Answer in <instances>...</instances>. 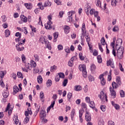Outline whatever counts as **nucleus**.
Returning a JSON list of instances; mask_svg holds the SVG:
<instances>
[{
  "label": "nucleus",
  "instance_id": "1",
  "mask_svg": "<svg viewBox=\"0 0 125 125\" xmlns=\"http://www.w3.org/2000/svg\"><path fill=\"white\" fill-rule=\"evenodd\" d=\"M117 56L119 59H123L124 56V47L120 46L117 48Z\"/></svg>",
  "mask_w": 125,
  "mask_h": 125
},
{
  "label": "nucleus",
  "instance_id": "2",
  "mask_svg": "<svg viewBox=\"0 0 125 125\" xmlns=\"http://www.w3.org/2000/svg\"><path fill=\"white\" fill-rule=\"evenodd\" d=\"M80 71L82 72V75L83 78H87V72H86V67L85 65H80L79 66Z\"/></svg>",
  "mask_w": 125,
  "mask_h": 125
},
{
  "label": "nucleus",
  "instance_id": "3",
  "mask_svg": "<svg viewBox=\"0 0 125 125\" xmlns=\"http://www.w3.org/2000/svg\"><path fill=\"white\" fill-rule=\"evenodd\" d=\"M38 6H39L40 9H41V10H43L44 9V7H47V6H51V2L49 1H47L44 3L43 5H42V3H38Z\"/></svg>",
  "mask_w": 125,
  "mask_h": 125
},
{
  "label": "nucleus",
  "instance_id": "4",
  "mask_svg": "<svg viewBox=\"0 0 125 125\" xmlns=\"http://www.w3.org/2000/svg\"><path fill=\"white\" fill-rule=\"evenodd\" d=\"M99 97H100L102 102H105V101H108V99H107V95L105 94L104 91H101L100 92V94L99 95Z\"/></svg>",
  "mask_w": 125,
  "mask_h": 125
},
{
  "label": "nucleus",
  "instance_id": "5",
  "mask_svg": "<svg viewBox=\"0 0 125 125\" xmlns=\"http://www.w3.org/2000/svg\"><path fill=\"white\" fill-rule=\"evenodd\" d=\"M16 48L17 51H23L24 50V47L23 46V43H19L16 45Z\"/></svg>",
  "mask_w": 125,
  "mask_h": 125
},
{
  "label": "nucleus",
  "instance_id": "6",
  "mask_svg": "<svg viewBox=\"0 0 125 125\" xmlns=\"http://www.w3.org/2000/svg\"><path fill=\"white\" fill-rule=\"evenodd\" d=\"M106 65L107 66H110L112 69L115 68V64H114V62L113 61L112 59H110L106 62Z\"/></svg>",
  "mask_w": 125,
  "mask_h": 125
},
{
  "label": "nucleus",
  "instance_id": "7",
  "mask_svg": "<svg viewBox=\"0 0 125 125\" xmlns=\"http://www.w3.org/2000/svg\"><path fill=\"white\" fill-rule=\"evenodd\" d=\"M122 43H123V40L122 39H117L115 46L116 49H118V47H120L122 45Z\"/></svg>",
  "mask_w": 125,
  "mask_h": 125
},
{
  "label": "nucleus",
  "instance_id": "8",
  "mask_svg": "<svg viewBox=\"0 0 125 125\" xmlns=\"http://www.w3.org/2000/svg\"><path fill=\"white\" fill-rule=\"evenodd\" d=\"M109 90L110 92V95L112 97V98H116V91H115V90L114 88H112V87H110L109 88Z\"/></svg>",
  "mask_w": 125,
  "mask_h": 125
},
{
  "label": "nucleus",
  "instance_id": "9",
  "mask_svg": "<svg viewBox=\"0 0 125 125\" xmlns=\"http://www.w3.org/2000/svg\"><path fill=\"white\" fill-rule=\"evenodd\" d=\"M32 61V62L31 64H29V65H28L27 66L26 65V68L29 70H32V68H36V66H37V63H36V62H35V61Z\"/></svg>",
  "mask_w": 125,
  "mask_h": 125
},
{
  "label": "nucleus",
  "instance_id": "10",
  "mask_svg": "<svg viewBox=\"0 0 125 125\" xmlns=\"http://www.w3.org/2000/svg\"><path fill=\"white\" fill-rule=\"evenodd\" d=\"M85 119L86 122H90L91 121V116H90V114H89L88 111H86Z\"/></svg>",
  "mask_w": 125,
  "mask_h": 125
},
{
  "label": "nucleus",
  "instance_id": "11",
  "mask_svg": "<svg viewBox=\"0 0 125 125\" xmlns=\"http://www.w3.org/2000/svg\"><path fill=\"white\" fill-rule=\"evenodd\" d=\"M46 116V113L45 112V110L43 109H42L40 112V117L41 119H42L43 118H45Z\"/></svg>",
  "mask_w": 125,
  "mask_h": 125
},
{
  "label": "nucleus",
  "instance_id": "12",
  "mask_svg": "<svg viewBox=\"0 0 125 125\" xmlns=\"http://www.w3.org/2000/svg\"><path fill=\"white\" fill-rule=\"evenodd\" d=\"M5 112H7L8 111V114H11V112L12 111V108H10V103H8L7 107L5 109Z\"/></svg>",
  "mask_w": 125,
  "mask_h": 125
},
{
  "label": "nucleus",
  "instance_id": "13",
  "mask_svg": "<svg viewBox=\"0 0 125 125\" xmlns=\"http://www.w3.org/2000/svg\"><path fill=\"white\" fill-rule=\"evenodd\" d=\"M20 38H18L16 39V42H18V44H19V43H23V45H24V43H25V40L21 39L20 40Z\"/></svg>",
  "mask_w": 125,
  "mask_h": 125
},
{
  "label": "nucleus",
  "instance_id": "14",
  "mask_svg": "<svg viewBox=\"0 0 125 125\" xmlns=\"http://www.w3.org/2000/svg\"><path fill=\"white\" fill-rule=\"evenodd\" d=\"M111 104L112 106L114 107L116 110H120V105L119 104H115L114 101L111 102Z\"/></svg>",
  "mask_w": 125,
  "mask_h": 125
},
{
  "label": "nucleus",
  "instance_id": "15",
  "mask_svg": "<svg viewBox=\"0 0 125 125\" xmlns=\"http://www.w3.org/2000/svg\"><path fill=\"white\" fill-rule=\"evenodd\" d=\"M45 46L47 47V48H48L49 50H51V45H50V42H49L48 41H44Z\"/></svg>",
  "mask_w": 125,
  "mask_h": 125
},
{
  "label": "nucleus",
  "instance_id": "16",
  "mask_svg": "<svg viewBox=\"0 0 125 125\" xmlns=\"http://www.w3.org/2000/svg\"><path fill=\"white\" fill-rule=\"evenodd\" d=\"M64 31L65 34H68L69 33V32H70V27L67 25H65L64 28Z\"/></svg>",
  "mask_w": 125,
  "mask_h": 125
},
{
  "label": "nucleus",
  "instance_id": "17",
  "mask_svg": "<svg viewBox=\"0 0 125 125\" xmlns=\"http://www.w3.org/2000/svg\"><path fill=\"white\" fill-rule=\"evenodd\" d=\"M82 89H83V88L80 85L74 86V90H76V91H80Z\"/></svg>",
  "mask_w": 125,
  "mask_h": 125
},
{
  "label": "nucleus",
  "instance_id": "18",
  "mask_svg": "<svg viewBox=\"0 0 125 125\" xmlns=\"http://www.w3.org/2000/svg\"><path fill=\"white\" fill-rule=\"evenodd\" d=\"M40 97L41 98V101L42 102H44V95L43 94V92L42 91L40 93Z\"/></svg>",
  "mask_w": 125,
  "mask_h": 125
},
{
  "label": "nucleus",
  "instance_id": "19",
  "mask_svg": "<svg viewBox=\"0 0 125 125\" xmlns=\"http://www.w3.org/2000/svg\"><path fill=\"white\" fill-rule=\"evenodd\" d=\"M55 104V101L52 102L51 105L48 107V108L47 109V112L50 111V109H51V108H53V107H54Z\"/></svg>",
  "mask_w": 125,
  "mask_h": 125
},
{
  "label": "nucleus",
  "instance_id": "20",
  "mask_svg": "<svg viewBox=\"0 0 125 125\" xmlns=\"http://www.w3.org/2000/svg\"><path fill=\"white\" fill-rule=\"evenodd\" d=\"M19 91V88H18V86L15 85L14 86V92L13 94L14 95H15L17 92Z\"/></svg>",
  "mask_w": 125,
  "mask_h": 125
},
{
  "label": "nucleus",
  "instance_id": "21",
  "mask_svg": "<svg viewBox=\"0 0 125 125\" xmlns=\"http://www.w3.org/2000/svg\"><path fill=\"white\" fill-rule=\"evenodd\" d=\"M75 114H76V112L75 111V109H72L70 114L72 121H73L74 117L75 116Z\"/></svg>",
  "mask_w": 125,
  "mask_h": 125
},
{
  "label": "nucleus",
  "instance_id": "22",
  "mask_svg": "<svg viewBox=\"0 0 125 125\" xmlns=\"http://www.w3.org/2000/svg\"><path fill=\"white\" fill-rule=\"evenodd\" d=\"M53 36H54V42H57V39L58 38V32H56L53 34Z\"/></svg>",
  "mask_w": 125,
  "mask_h": 125
},
{
  "label": "nucleus",
  "instance_id": "23",
  "mask_svg": "<svg viewBox=\"0 0 125 125\" xmlns=\"http://www.w3.org/2000/svg\"><path fill=\"white\" fill-rule=\"evenodd\" d=\"M24 6H25V7H26V8H27V9H32V7H33V6L31 3L29 4L25 3H24Z\"/></svg>",
  "mask_w": 125,
  "mask_h": 125
},
{
  "label": "nucleus",
  "instance_id": "24",
  "mask_svg": "<svg viewBox=\"0 0 125 125\" xmlns=\"http://www.w3.org/2000/svg\"><path fill=\"white\" fill-rule=\"evenodd\" d=\"M13 121L15 122L16 125H18V123H19V120H18V117L16 116H14L13 117Z\"/></svg>",
  "mask_w": 125,
  "mask_h": 125
},
{
  "label": "nucleus",
  "instance_id": "25",
  "mask_svg": "<svg viewBox=\"0 0 125 125\" xmlns=\"http://www.w3.org/2000/svg\"><path fill=\"white\" fill-rule=\"evenodd\" d=\"M52 84V81L51 80H48L46 82V86L47 87H49L50 86H51V85Z\"/></svg>",
  "mask_w": 125,
  "mask_h": 125
},
{
  "label": "nucleus",
  "instance_id": "26",
  "mask_svg": "<svg viewBox=\"0 0 125 125\" xmlns=\"http://www.w3.org/2000/svg\"><path fill=\"white\" fill-rule=\"evenodd\" d=\"M89 105L90 108H92V109H94V108H95V104L94 103V102H90L89 103Z\"/></svg>",
  "mask_w": 125,
  "mask_h": 125
},
{
  "label": "nucleus",
  "instance_id": "27",
  "mask_svg": "<svg viewBox=\"0 0 125 125\" xmlns=\"http://www.w3.org/2000/svg\"><path fill=\"white\" fill-rule=\"evenodd\" d=\"M112 88H113V89L114 88L116 89L118 88L119 85H118V84H117V83H116V82H113L112 83Z\"/></svg>",
  "mask_w": 125,
  "mask_h": 125
},
{
  "label": "nucleus",
  "instance_id": "28",
  "mask_svg": "<svg viewBox=\"0 0 125 125\" xmlns=\"http://www.w3.org/2000/svg\"><path fill=\"white\" fill-rule=\"evenodd\" d=\"M37 81L38 83H42V76L39 75L37 78Z\"/></svg>",
  "mask_w": 125,
  "mask_h": 125
},
{
  "label": "nucleus",
  "instance_id": "29",
  "mask_svg": "<svg viewBox=\"0 0 125 125\" xmlns=\"http://www.w3.org/2000/svg\"><path fill=\"white\" fill-rule=\"evenodd\" d=\"M116 83L119 85L122 84V82H121V78L120 77H117L116 78Z\"/></svg>",
  "mask_w": 125,
  "mask_h": 125
},
{
  "label": "nucleus",
  "instance_id": "30",
  "mask_svg": "<svg viewBox=\"0 0 125 125\" xmlns=\"http://www.w3.org/2000/svg\"><path fill=\"white\" fill-rule=\"evenodd\" d=\"M21 21H22L23 22H24V23H26V22H27V17H25V16H21Z\"/></svg>",
  "mask_w": 125,
  "mask_h": 125
},
{
  "label": "nucleus",
  "instance_id": "31",
  "mask_svg": "<svg viewBox=\"0 0 125 125\" xmlns=\"http://www.w3.org/2000/svg\"><path fill=\"white\" fill-rule=\"evenodd\" d=\"M55 70H57V66L53 65L50 67V72H54Z\"/></svg>",
  "mask_w": 125,
  "mask_h": 125
},
{
  "label": "nucleus",
  "instance_id": "32",
  "mask_svg": "<svg viewBox=\"0 0 125 125\" xmlns=\"http://www.w3.org/2000/svg\"><path fill=\"white\" fill-rule=\"evenodd\" d=\"M45 29H48V30H51L52 29V26L48 23L45 24L44 25Z\"/></svg>",
  "mask_w": 125,
  "mask_h": 125
},
{
  "label": "nucleus",
  "instance_id": "33",
  "mask_svg": "<svg viewBox=\"0 0 125 125\" xmlns=\"http://www.w3.org/2000/svg\"><path fill=\"white\" fill-rule=\"evenodd\" d=\"M83 113H84V110H83V108H82L79 110V117H83Z\"/></svg>",
  "mask_w": 125,
  "mask_h": 125
},
{
  "label": "nucleus",
  "instance_id": "34",
  "mask_svg": "<svg viewBox=\"0 0 125 125\" xmlns=\"http://www.w3.org/2000/svg\"><path fill=\"white\" fill-rule=\"evenodd\" d=\"M118 3V1L116 0H111V5L112 6H116Z\"/></svg>",
  "mask_w": 125,
  "mask_h": 125
},
{
  "label": "nucleus",
  "instance_id": "35",
  "mask_svg": "<svg viewBox=\"0 0 125 125\" xmlns=\"http://www.w3.org/2000/svg\"><path fill=\"white\" fill-rule=\"evenodd\" d=\"M5 35L6 38L9 37L10 35V32H9V30L7 29L5 31Z\"/></svg>",
  "mask_w": 125,
  "mask_h": 125
},
{
  "label": "nucleus",
  "instance_id": "36",
  "mask_svg": "<svg viewBox=\"0 0 125 125\" xmlns=\"http://www.w3.org/2000/svg\"><path fill=\"white\" fill-rule=\"evenodd\" d=\"M101 43L102 45H105L106 44V42H105V39L104 37H103L101 40Z\"/></svg>",
  "mask_w": 125,
  "mask_h": 125
},
{
  "label": "nucleus",
  "instance_id": "37",
  "mask_svg": "<svg viewBox=\"0 0 125 125\" xmlns=\"http://www.w3.org/2000/svg\"><path fill=\"white\" fill-rule=\"evenodd\" d=\"M17 76L18 78L23 79V74L21 72L19 71L17 73Z\"/></svg>",
  "mask_w": 125,
  "mask_h": 125
},
{
  "label": "nucleus",
  "instance_id": "38",
  "mask_svg": "<svg viewBox=\"0 0 125 125\" xmlns=\"http://www.w3.org/2000/svg\"><path fill=\"white\" fill-rule=\"evenodd\" d=\"M113 32H118L119 31V26L115 25L112 29Z\"/></svg>",
  "mask_w": 125,
  "mask_h": 125
},
{
  "label": "nucleus",
  "instance_id": "39",
  "mask_svg": "<svg viewBox=\"0 0 125 125\" xmlns=\"http://www.w3.org/2000/svg\"><path fill=\"white\" fill-rule=\"evenodd\" d=\"M120 94L121 97H122V98L125 97V91H124V90H121L120 91Z\"/></svg>",
  "mask_w": 125,
  "mask_h": 125
},
{
  "label": "nucleus",
  "instance_id": "40",
  "mask_svg": "<svg viewBox=\"0 0 125 125\" xmlns=\"http://www.w3.org/2000/svg\"><path fill=\"white\" fill-rule=\"evenodd\" d=\"M67 22H72L73 21V17L71 16H68L67 18Z\"/></svg>",
  "mask_w": 125,
  "mask_h": 125
},
{
  "label": "nucleus",
  "instance_id": "41",
  "mask_svg": "<svg viewBox=\"0 0 125 125\" xmlns=\"http://www.w3.org/2000/svg\"><path fill=\"white\" fill-rule=\"evenodd\" d=\"M4 98H7L8 97V93H7V91L6 92H4L2 94Z\"/></svg>",
  "mask_w": 125,
  "mask_h": 125
},
{
  "label": "nucleus",
  "instance_id": "42",
  "mask_svg": "<svg viewBox=\"0 0 125 125\" xmlns=\"http://www.w3.org/2000/svg\"><path fill=\"white\" fill-rule=\"evenodd\" d=\"M39 41H40V42L43 44V43H44V42H45V39H44V37H42L40 38Z\"/></svg>",
  "mask_w": 125,
  "mask_h": 125
},
{
  "label": "nucleus",
  "instance_id": "43",
  "mask_svg": "<svg viewBox=\"0 0 125 125\" xmlns=\"http://www.w3.org/2000/svg\"><path fill=\"white\" fill-rule=\"evenodd\" d=\"M101 83L102 85H105V84H106V81H105V78H103V79L101 80Z\"/></svg>",
  "mask_w": 125,
  "mask_h": 125
},
{
  "label": "nucleus",
  "instance_id": "44",
  "mask_svg": "<svg viewBox=\"0 0 125 125\" xmlns=\"http://www.w3.org/2000/svg\"><path fill=\"white\" fill-rule=\"evenodd\" d=\"M98 63H102V58L101 56H98L97 57Z\"/></svg>",
  "mask_w": 125,
  "mask_h": 125
},
{
  "label": "nucleus",
  "instance_id": "45",
  "mask_svg": "<svg viewBox=\"0 0 125 125\" xmlns=\"http://www.w3.org/2000/svg\"><path fill=\"white\" fill-rule=\"evenodd\" d=\"M84 37L86 40V42H87V43H88V42H90V37L88 35H85Z\"/></svg>",
  "mask_w": 125,
  "mask_h": 125
},
{
  "label": "nucleus",
  "instance_id": "46",
  "mask_svg": "<svg viewBox=\"0 0 125 125\" xmlns=\"http://www.w3.org/2000/svg\"><path fill=\"white\" fill-rule=\"evenodd\" d=\"M95 69H96V66H95V65L93 64H92L90 66V70L91 71V72H92V71H94Z\"/></svg>",
  "mask_w": 125,
  "mask_h": 125
},
{
  "label": "nucleus",
  "instance_id": "47",
  "mask_svg": "<svg viewBox=\"0 0 125 125\" xmlns=\"http://www.w3.org/2000/svg\"><path fill=\"white\" fill-rule=\"evenodd\" d=\"M67 83H68V80L65 79L62 82L63 86H66L67 85Z\"/></svg>",
  "mask_w": 125,
  "mask_h": 125
},
{
  "label": "nucleus",
  "instance_id": "48",
  "mask_svg": "<svg viewBox=\"0 0 125 125\" xmlns=\"http://www.w3.org/2000/svg\"><path fill=\"white\" fill-rule=\"evenodd\" d=\"M101 110H102L103 112H105V111H106V106L101 105Z\"/></svg>",
  "mask_w": 125,
  "mask_h": 125
},
{
  "label": "nucleus",
  "instance_id": "49",
  "mask_svg": "<svg viewBox=\"0 0 125 125\" xmlns=\"http://www.w3.org/2000/svg\"><path fill=\"white\" fill-rule=\"evenodd\" d=\"M79 58L81 59V60H82V61L84 60V57H83V53H80L79 54Z\"/></svg>",
  "mask_w": 125,
  "mask_h": 125
},
{
  "label": "nucleus",
  "instance_id": "50",
  "mask_svg": "<svg viewBox=\"0 0 125 125\" xmlns=\"http://www.w3.org/2000/svg\"><path fill=\"white\" fill-rule=\"evenodd\" d=\"M68 66H69V67H73V66L74 65V62L69 60L68 63Z\"/></svg>",
  "mask_w": 125,
  "mask_h": 125
},
{
  "label": "nucleus",
  "instance_id": "51",
  "mask_svg": "<svg viewBox=\"0 0 125 125\" xmlns=\"http://www.w3.org/2000/svg\"><path fill=\"white\" fill-rule=\"evenodd\" d=\"M58 75H59L58 76L60 77V78H62L63 79L64 78V77H65V75L64 74V73H62L61 72L59 73Z\"/></svg>",
  "mask_w": 125,
  "mask_h": 125
},
{
  "label": "nucleus",
  "instance_id": "52",
  "mask_svg": "<svg viewBox=\"0 0 125 125\" xmlns=\"http://www.w3.org/2000/svg\"><path fill=\"white\" fill-rule=\"evenodd\" d=\"M34 58H35L36 61H40V58L39 57V55L35 54L34 55Z\"/></svg>",
  "mask_w": 125,
  "mask_h": 125
},
{
  "label": "nucleus",
  "instance_id": "53",
  "mask_svg": "<svg viewBox=\"0 0 125 125\" xmlns=\"http://www.w3.org/2000/svg\"><path fill=\"white\" fill-rule=\"evenodd\" d=\"M88 79L89 82H93V81H94V78L91 75L88 76Z\"/></svg>",
  "mask_w": 125,
  "mask_h": 125
},
{
  "label": "nucleus",
  "instance_id": "54",
  "mask_svg": "<svg viewBox=\"0 0 125 125\" xmlns=\"http://www.w3.org/2000/svg\"><path fill=\"white\" fill-rule=\"evenodd\" d=\"M119 66L120 71H121V72H124V68H123V65H122V64H121V63H119Z\"/></svg>",
  "mask_w": 125,
  "mask_h": 125
},
{
  "label": "nucleus",
  "instance_id": "55",
  "mask_svg": "<svg viewBox=\"0 0 125 125\" xmlns=\"http://www.w3.org/2000/svg\"><path fill=\"white\" fill-rule=\"evenodd\" d=\"M85 100L87 103H90V98L88 97H86L85 98Z\"/></svg>",
  "mask_w": 125,
  "mask_h": 125
},
{
  "label": "nucleus",
  "instance_id": "56",
  "mask_svg": "<svg viewBox=\"0 0 125 125\" xmlns=\"http://www.w3.org/2000/svg\"><path fill=\"white\" fill-rule=\"evenodd\" d=\"M29 122V118L28 117H26L23 121L24 124H28V122Z\"/></svg>",
  "mask_w": 125,
  "mask_h": 125
},
{
  "label": "nucleus",
  "instance_id": "57",
  "mask_svg": "<svg viewBox=\"0 0 125 125\" xmlns=\"http://www.w3.org/2000/svg\"><path fill=\"white\" fill-rule=\"evenodd\" d=\"M39 72H40V70H39V69L38 68L34 69L33 73L34 74H37V73H39Z\"/></svg>",
  "mask_w": 125,
  "mask_h": 125
},
{
  "label": "nucleus",
  "instance_id": "58",
  "mask_svg": "<svg viewBox=\"0 0 125 125\" xmlns=\"http://www.w3.org/2000/svg\"><path fill=\"white\" fill-rule=\"evenodd\" d=\"M15 37H19V38H20V39H21V33L20 34V33L19 32H17L15 35Z\"/></svg>",
  "mask_w": 125,
  "mask_h": 125
},
{
  "label": "nucleus",
  "instance_id": "59",
  "mask_svg": "<svg viewBox=\"0 0 125 125\" xmlns=\"http://www.w3.org/2000/svg\"><path fill=\"white\" fill-rule=\"evenodd\" d=\"M98 45H99V48L100 51H101L102 52H103V48H102V46L101 45V44H100V43H98Z\"/></svg>",
  "mask_w": 125,
  "mask_h": 125
},
{
  "label": "nucleus",
  "instance_id": "60",
  "mask_svg": "<svg viewBox=\"0 0 125 125\" xmlns=\"http://www.w3.org/2000/svg\"><path fill=\"white\" fill-rule=\"evenodd\" d=\"M58 49H59V50H62V49H63V46L61 44L58 45Z\"/></svg>",
  "mask_w": 125,
  "mask_h": 125
},
{
  "label": "nucleus",
  "instance_id": "61",
  "mask_svg": "<svg viewBox=\"0 0 125 125\" xmlns=\"http://www.w3.org/2000/svg\"><path fill=\"white\" fill-rule=\"evenodd\" d=\"M63 14H64V12L63 11L60 12L59 16H60V18H62V17H63Z\"/></svg>",
  "mask_w": 125,
  "mask_h": 125
},
{
  "label": "nucleus",
  "instance_id": "62",
  "mask_svg": "<svg viewBox=\"0 0 125 125\" xmlns=\"http://www.w3.org/2000/svg\"><path fill=\"white\" fill-rule=\"evenodd\" d=\"M82 109L83 108L84 109H85L86 108V104L84 103H82Z\"/></svg>",
  "mask_w": 125,
  "mask_h": 125
},
{
  "label": "nucleus",
  "instance_id": "63",
  "mask_svg": "<svg viewBox=\"0 0 125 125\" xmlns=\"http://www.w3.org/2000/svg\"><path fill=\"white\" fill-rule=\"evenodd\" d=\"M99 125H104V121L103 120H101L98 123Z\"/></svg>",
  "mask_w": 125,
  "mask_h": 125
},
{
  "label": "nucleus",
  "instance_id": "64",
  "mask_svg": "<svg viewBox=\"0 0 125 125\" xmlns=\"http://www.w3.org/2000/svg\"><path fill=\"white\" fill-rule=\"evenodd\" d=\"M108 125H115V123L114 122L110 121L108 122Z\"/></svg>",
  "mask_w": 125,
  "mask_h": 125
}]
</instances>
